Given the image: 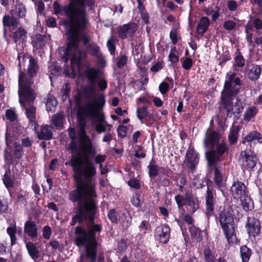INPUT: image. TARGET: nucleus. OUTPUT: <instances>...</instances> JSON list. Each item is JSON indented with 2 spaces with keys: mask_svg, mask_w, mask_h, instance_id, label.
Returning <instances> with one entry per match:
<instances>
[{
  "mask_svg": "<svg viewBox=\"0 0 262 262\" xmlns=\"http://www.w3.org/2000/svg\"><path fill=\"white\" fill-rule=\"evenodd\" d=\"M69 136L72 139L70 144L72 151L81 154L84 159V165L79 156H72L70 161L73 168L76 189L69 193V197L71 201L76 202L78 205L76 214L73 216L70 224L74 226L77 222L88 221V231L79 226L76 227L75 243L78 247L84 246L85 256L94 262L97 253L96 232L101 231V226L94 223L97 209L95 200L96 193L94 178L96 174V168L89 158L95 156L97 150L92 141L86 135L84 125H81L77 138L75 137L74 133H70Z\"/></svg>",
  "mask_w": 262,
  "mask_h": 262,
  "instance_id": "1",
  "label": "nucleus"
},
{
  "mask_svg": "<svg viewBox=\"0 0 262 262\" xmlns=\"http://www.w3.org/2000/svg\"><path fill=\"white\" fill-rule=\"evenodd\" d=\"M84 97L86 102L78 109V115L82 118L89 117L93 119L92 125L98 134L111 130L112 126L107 124L101 110L105 104V96L103 94L96 93L91 88L85 92Z\"/></svg>",
  "mask_w": 262,
  "mask_h": 262,
  "instance_id": "2",
  "label": "nucleus"
},
{
  "mask_svg": "<svg viewBox=\"0 0 262 262\" xmlns=\"http://www.w3.org/2000/svg\"><path fill=\"white\" fill-rule=\"evenodd\" d=\"M220 135L211 128L207 130L203 140L204 145L210 150L206 152L209 165H215L221 160L222 156L228 150L225 142H220Z\"/></svg>",
  "mask_w": 262,
  "mask_h": 262,
  "instance_id": "3",
  "label": "nucleus"
},
{
  "mask_svg": "<svg viewBox=\"0 0 262 262\" xmlns=\"http://www.w3.org/2000/svg\"><path fill=\"white\" fill-rule=\"evenodd\" d=\"M21 90H18L19 101L25 110V114L30 124L36 129V108L33 105L36 94L34 90H25L23 82L20 83Z\"/></svg>",
  "mask_w": 262,
  "mask_h": 262,
  "instance_id": "4",
  "label": "nucleus"
},
{
  "mask_svg": "<svg viewBox=\"0 0 262 262\" xmlns=\"http://www.w3.org/2000/svg\"><path fill=\"white\" fill-rule=\"evenodd\" d=\"M237 209L236 205H231L221 208L220 211L219 222L228 240L234 234L233 215L235 211L238 212Z\"/></svg>",
  "mask_w": 262,
  "mask_h": 262,
  "instance_id": "5",
  "label": "nucleus"
},
{
  "mask_svg": "<svg viewBox=\"0 0 262 262\" xmlns=\"http://www.w3.org/2000/svg\"><path fill=\"white\" fill-rule=\"evenodd\" d=\"M230 191L234 198L240 200L245 211L253 208V201L249 195L248 191L244 183L238 181L234 182L231 186Z\"/></svg>",
  "mask_w": 262,
  "mask_h": 262,
  "instance_id": "6",
  "label": "nucleus"
},
{
  "mask_svg": "<svg viewBox=\"0 0 262 262\" xmlns=\"http://www.w3.org/2000/svg\"><path fill=\"white\" fill-rule=\"evenodd\" d=\"M38 69L36 61L33 57L30 58L27 67V73L23 72L19 74V90H21L20 83L23 82L25 90H33L31 88L33 83V78L36 75Z\"/></svg>",
  "mask_w": 262,
  "mask_h": 262,
  "instance_id": "7",
  "label": "nucleus"
},
{
  "mask_svg": "<svg viewBox=\"0 0 262 262\" xmlns=\"http://www.w3.org/2000/svg\"><path fill=\"white\" fill-rule=\"evenodd\" d=\"M241 81L239 77L234 73H228L222 92V98L233 97L239 92L241 89Z\"/></svg>",
  "mask_w": 262,
  "mask_h": 262,
  "instance_id": "8",
  "label": "nucleus"
},
{
  "mask_svg": "<svg viewBox=\"0 0 262 262\" xmlns=\"http://www.w3.org/2000/svg\"><path fill=\"white\" fill-rule=\"evenodd\" d=\"M257 158L250 149H246L240 152L238 162L243 170H250L256 165Z\"/></svg>",
  "mask_w": 262,
  "mask_h": 262,
  "instance_id": "9",
  "label": "nucleus"
},
{
  "mask_svg": "<svg viewBox=\"0 0 262 262\" xmlns=\"http://www.w3.org/2000/svg\"><path fill=\"white\" fill-rule=\"evenodd\" d=\"M232 98L233 97L222 98L223 105L227 111L228 117H231L234 115L235 117L238 118L241 116L244 107L237 104L233 105L232 101Z\"/></svg>",
  "mask_w": 262,
  "mask_h": 262,
  "instance_id": "10",
  "label": "nucleus"
},
{
  "mask_svg": "<svg viewBox=\"0 0 262 262\" xmlns=\"http://www.w3.org/2000/svg\"><path fill=\"white\" fill-rule=\"evenodd\" d=\"M148 169V175L150 178H155L159 173H162L163 176L167 177H171L172 174L171 170L166 167H160L156 164L154 158H152L149 165L147 166Z\"/></svg>",
  "mask_w": 262,
  "mask_h": 262,
  "instance_id": "11",
  "label": "nucleus"
},
{
  "mask_svg": "<svg viewBox=\"0 0 262 262\" xmlns=\"http://www.w3.org/2000/svg\"><path fill=\"white\" fill-rule=\"evenodd\" d=\"M11 36L16 44L17 51L23 49L27 37V32L26 30L21 27H19L12 30Z\"/></svg>",
  "mask_w": 262,
  "mask_h": 262,
  "instance_id": "12",
  "label": "nucleus"
},
{
  "mask_svg": "<svg viewBox=\"0 0 262 262\" xmlns=\"http://www.w3.org/2000/svg\"><path fill=\"white\" fill-rule=\"evenodd\" d=\"M138 29V25L135 23H129L119 26L117 32L119 37L125 39L133 36Z\"/></svg>",
  "mask_w": 262,
  "mask_h": 262,
  "instance_id": "13",
  "label": "nucleus"
},
{
  "mask_svg": "<svg viewBox=\"0 0 262 262\" xmlns=\"http://www.w3.org/2000/svg\"><path fill=\"white\" fill-rule=\"evenodd\" d=\"M205 196L206 203L205 214L207 218L209 219L214 213L215 192L213 189L208 186Z\"/></svg>",
  "mask_w": 262,
  "mask_h": 262,
  "instance_id": "14",
  "label": "nucleus"
},
{
  "mask_svg": "<svg viewBox=\"0 0 262 262\" xmlns=\"http://www.w3.org/2000/svg\"><path fill=\"white\" fill-rule=\"evenodd\" d=\"M85 75L89 82H90L91 85L84 88L82 91V93L81 94V101H82L83 103L86 102V99L84 97V94L86 90H87L88 88H92L93 90L95 91L96 93L103 94L102 93H101L99 91L96 90L94 86L95 84L96 83V80L98 77V70L94 68L88 69L85 71Z\"/></svg>",
  "mask_w": 262,
  "mask_h": 262,
  "instance_id": "15",
  "label": "nucleus"
},
{
  "mask_svg": "<svg viewBox=\"0 0 262 262\" xmlns=\"http://www.w3.org/2000/svg\"><path fill=\"white\" fill-rule=\"evenodd\" d=\"M170 229L166 224L161 225L157 227L155 233L156 239L162 244L167 243L169 239Z\"/></svg>",
  "mask_w": 262,
  "mask_h": 262,
  "instance_id": "16",
  "label": "nucleus"
},
{
  "mask_svg": "<svg viewBox=\"0 0 262 262\" xmlns=\"http://www.w3.org/2000/svg\"><path fill=\"white\" fill-rule=\"evenodd\" d=\"M23 155V151L22 146L20 145H15L12 154L10 153L8 148L5 150L4 155L5 160L9 164H13L16 159L21 158Z\"/></svg>",
  "mask_w": 262,
  "mask_h": 262,
  "instance_id": "17",
  "label": "nucleus"
},
{
  "mask_svg": "<svg viewBox=\"0 0 262 262\" xmlns=\"http://www.w3.org/2000/svg\"><path fill=\"white\" fill-rule=\"evenodd\" d=\"M250 236H255L259 234L260 230V225L258 220L254 217H248L246 226Z\"/></svg>",
  "mask_w": 262,
  "mask_h": 262,
  "instance_id": "18",
  "label": "nucleus"
},
{
  "mask_svg": "<svg viewBox=\"0 0 262 262\" xmlns=\"http://www.w3.org/2000/svg\"><path fill=\"white\" fill-rule=\"evenodd\" d=\"M198 153L194 149L189 148L186 153L187 166L192 171L195 169L199 163Z\"/></svg>",
  "mask_w": 262,
  "mask_h": 262,
  "instance_id": "19",
  "label": "nucleus"
},
{
  "mask_svg": "<svg viewBox=\"0 0 262 262\" xmlns=\"http://www.w3.org/2000/svg\"><path fill=\"white\" fill-rule=\"evenodd\" d=\"M215 165H209L214 167V181L215 185L219 188H221L225 186V180L223 176V168L220 166H217Z\"/></svg>",
  "mask_w": 262,
  "mask_h": 262,
  "instance_id": "20",
  "label": "nucleus"
},
{
  "mask_svg": "<svg viewBox=\"0 0 262 262\" xmlns=\"http://www.w3.org/2000/svg\"><path fill=\"white\" fill-rule=\"evenodd\" d=\"M52 127L50 125L40 126L37 132V136L39 140H49L52 137Z\"/></svg>",
  "mask_w": 262,
  "mask_h": 262,
  "instance_id": "21",
  "label": "nucleus"
},
{
  "mask_svg": "<svg viewBox=\"0 0 262 262\" xmlns=\"http://www.w3.org/2000/svg\"><path fill=\"white\" fill-rule=\"evenodd\" d=\"M24 232L32 238L37 236V228L33 221H28L25 223Z\"/></svg>",
  "mask_w": 262,
  "mask_h": 262,
  "instance_id": "22",
  "label": "nucleus"
},
{
  "mask_svg": "<svg viewBox=\"0 0 262 262\" xmlns=\"http://www.w3.org/2000/svg\"><path fill=\"white\" fill-rule=\"evenodd\" d=\"M85 49L88 53L95 56L100 61H104V59L100 52L99 47L94 42L90 43Z\"/></svg>",
  "mask_w": 262,
  "mask_h": 262,
  "instance_id": "23",
  "label": "nucleus"
},
{
  "mask_svg": "<svg viewBox=\"0 0 262 262\" xmlns=\"http://www.w3.org/2000/svg\"><path fill=\"white\" fill-rule=\"evenodd\" d=\"M18 56L17 60L18 61V66L19 68V74L23 72V70H25V67L26 63L29 62L30 58H32L31 56H30L28 54L24 53L21 50L17 51Z\"/></svg>",
  "mask_w": 262,
  "mask_h": 262,
  "instance_id": "24",
  "label": "nucleus"
},
{
  "mask_svg": "<svg viewBox=\"0 0 262 262\" xmlns=\"http://www.w3.org/2000/svg\"><path fill=\"white\" fill-rule=\"evenodd\" d=\"M3 23L4 27L11 28L12 30L18 28L20 25L19 19L13 16L5 15L3 17Z\"/></svg>",
  "mask_w": 262,
  "mask_h": 262,
  "instance_id": "25",
  "label": "nucleus"
},
{
  "mask_svg": "<svg viewBox=\"0 0 262 262\" xmlns=\"http://www.w3.org/2000/svg\"><path fill=\"white\" fill-rule=\"evenodd\" d=\"M186 201V204L190 208V212L192 213H194L199 207L197 199L193 196L191 192L187 191Z\"/></svg>",
  "mask_w": 262,
  "mask_h": 262,
  "instance_id": "26",
  "label": "nucleus"
},
{
  "mask_svg": "<svg viewBox=\"0 0 262 262\" xmlns=\"http://www.w3.org/2000/svg\"><path fill=\"white\" fill-rule=\"evenodd\" d=\"M26 247L30 257L35 259L39 257V250L36 246L32 242H26Z\"/></svg>",
  "mask_w": 262,
  "mask_h": 262,
  "instance_id": "27",
  "label": "nucleus"
},
{
  "mask_svg": "<svg viewBox=\"0 0 262 262\" xmlns=\"http://www.w3.org/2000/svg\"><path fill=\"white\" fill-rule=\"evenodd\" d=\"M245 141L248 143L255 142L262 143V138L261 135L257 131H252L247 134L244 138Z\"/></svg>",
  "mask_w": 262,
  "mask_h": 262,
  "instance_id": "28",
  "label": "nucleus"
},
{
  "mask_svg": "<svg viewBox=\"0 0 262 262\" xmlns=\"http://www.w3.org/2000/svg\"><path fill=\"white\" fill-rule=\"evenodd\" d=\"M209 25V19L207 17H202L197 27L198 33L203 35L208 29Z\"/></svg>",
  "mask_w": 262,
  "mask_h": 262,
  "instance_id": "29",
  "label": "nucleus"
},
{
  "mask_svg": "<svg viewBox=\"0 0 262 262\" xmlns=\"http://www.w3.org/2000/svg\"><path fill=\"white\" fill-rule=\"evenodd\" d=\"M239 128L238 126H232L228 135L229 142L230 144H234L238 139Z\"/></svg>",
  "mask_w": 262,
  "mask_h": 262,
  "instance_id": "30",
  "label": "nucleus"
},
{
  "mask_svg": "<svg viewBox=\"0 0 262 262\" xmlns=\"http://www.w3.org/2000/svg\"><path fill=\"white\" fill-rule=\"evenodd\" d=\"M261 69L258 65L254 66L248 73V77L252 80L258 79L261 74Z\"/></svg>",
  "mask_w": 262,
  "mask_h": 262,
  "instance_id": "31",
  "label": "nucleus"
},
{
  "mask_svg": "<svg viewBox=\"0 0 262 262\" xmlns=\"http://www.w3.org/2000/svg\"><path fill=\"white\" fill-rule=\"evenodd\" d=\"M64 120V114L62 113L55 114L52 117L53 124L57 128H61L62 127Z\"/></svg>",
  "mask_w": 262,
  "mask_h": 262,
  "instance_id": "32",
  "label": "nucleus"
},
{
  "mask_svg": "<svg viewBox=\"0 0 262 262\" xmlns=\"http://www.w3.org/2000/svg\"><path fill=\"white\" fill-rule=\"evenodd\" d=\"M251 250L246 246L241 247L240 254L243 262H248L251 255Z\"/></svg>",
  "mask_w": 262,
  "mask_h": 262,
  "instance_id": "33",
  "label": "nucleus"
},
{
  "mask_svg": "<svg viewBox=\"0 0 262 262\" xmlns=\"http://www.w3.org/2000/svg\"><path fill=\"white\" fill-rule=\"evenodd\" d=\"M258 110L255 106L248 108L244 115L245 121L249 122L251 120V119L255 116Z\"/></svg>",
  "mask_w": 262,
  "mask_h": 262,
  "instance_id": "34",
  "label": "nucleus"
},
{
  "mask_svg": "<svg viewBox=\"0 0 262 262\" xmlns=\"http://www.w3.org/2000/svg\"><path fill=\"white\" fill-rule=\"evenodd\" d=\"M57 104V103L55 97L49 94L47 97V111H54Z\"/></svg>",
  "mask_w": 262,
  "mask_h": 262,
  "instance_id": "35",
  "label": "nucleus"
},
{
  "mask_svg": "<svg viewBox=\"0 0 262 262\" xmlns=\"http://www.w3.org/2000/svg\"><path fill=\"white\" fill-rule=\"evenodd\" d=\"M245 59L242 55L238 54L234 58V69L235 71H238L240 68L245 65Z\"/></svg>",
  "mask_w": 262,
  "mask_h": 262,
  "instance_id": "36",
  "label": "nucleus"
},
{
  "mask_svg": "<svg viewBox=\"0 0 262 262\" xmlns=\"http://www.w3.org/2000/svg\"><path fill=\"white\" fill-rule=\"evenodd\" d=\"M175 201L178 205V208L180 211L183 210L184 211V210L183 208V207L186 204V193H185V197L183 195L179 194L177 195L174 197Z\"/></svg>",
  "mask_w": 262,
  "mask_h": 262,
  "instance_id": "37",
  "label": "nucleus"
},
{
  "mask_svg": "<svg viewBox=\"0 0 262 262\" xmlns=\"http://www.w3.org/2000/svg\"><path fill=\"white\" fill-rule=\"evenodd\" d=\"M189 231L192 237L197 241H200L202 239V231L199 228L194 225H191L189 227Z\"/></svg>",
  "mask_w": 262,
  "mask_h": 262,
  "instance_id": "38",
  "label": "nucleus"
},
{
  "mask_svg": "<svg viewBox=\"0 0 262 262\" xmlns=\"http://www.w3.org/2000/svg\"><path fill=\"white\" fill-rule=\"evenodd\" d=\"M147 107L143 106L142 107H138L137 109V116L142 123L143 122V120L147 117Z\"/></svg>",
  "mask_w": 262,
  "mask_h": 262,
  "instance_id": "39",
  "label": "nucleus"
},
{
  "mask_svg": "<svg viewBox=\"0 0 262 262\" xmlns=\"http://www.w3.org/2000/svg\"><path fill=\"white\" fill-rule=\"evenodd\" d=\"M7 232L10 236L11 245H13L15 244L16 241V237L15 236L16 229L15 226L8 227Z\"/></svg>",
  "mask_w": 262,
  "mask_h": 262,
  "instance_id": "40",
  "label": "nucleus"
},
{
  "mask_svg": "<svg viewBox=\"0 0 262 262\" xmlns=\"http://www.w3.org/2000/svg\"><path fill=\"white\" fill-rule=\"evenodd\" d=\"M203 254L206 262H216L215 257L209 248H206Z\"/></svg>",
  "mask_w": 262,
  "mask_h": 262,
  "instance_id": "41",
  "label": "nucleus"
},
{
  "mask_svg": "<svg viewBox=\"0 0 262 262\" xmlns=\"http://www.w3.org/2000/svg\"><path fill=\"white\" fill-rule=\"evenodd\" d=\"M3 181L4 185L9 189L12 188L14 186V182L11 177L6 172L3 176Z\"/></svg>",
  "mask_w": 262,
  "mask_h": 262,
  "instance_id": "42",
  "label": "nucleus"
},
{
  "mask_svg": "<svg viewBox=\"0 0 262 262\" xmlns=\"http://www.w3.org/2000/svg\"><path fill=\"white\" fill-rule=\"evenodd\" d=\"M71 88L69 84L66 83L61 88V98L64 101L69 96Z\"/></svg>",
  "mask_w": 262,
  "mask_h": 262,
  "instance_id": "43",
  "label": "nucleus"
},
{
  "mask_svg": "<svg viewBox=\"0 0 262 262\" xmlns=\"http://www.w3.org/2000/svg\"><path fill=\"white\" fill-rule=\"evenodd\" d=\"M132 204L135 207H139L143 202V200L142 199L141 196L136 193L134 195L131 199Z\"/></svg>",
  "mask_w": 262,
  "mask_h": 262,
  "instance_id": "44",
  "label": "nucleus"
},
{
  "mask_svg": "<svg viewBox=\"0 0 262 262\" xmlns=\"http://www.w3.org/2000/svg\"><path fill=\"white\" fill-rule=\"evenodd\" d=\"M46 37L45 36L38 34L36 36L35 40V44L36 46L38 48H41L42 46H43L46 44Z\"/></svg>",
  "mask_w": 262,
  "mask_h": 262,
  "instance_id": "45",
  "label": "nucleus"
},
{
  "mask_svg": "<svg viewBox=\"0 0 262 262\" xmlns=\"http://www.w3.org/2000/svg\"><path fill=\"white\" fill-rule=\"evenodd\" d=\"M107 46L111 55H114L115 52L116 47L115 45V39L113 36H111L107 41Z\"/></svg>",
  "mask_w": 262,
  "mask_h": 262,
  "instance_id": "46",
  "label": "nucleus"
},
{
  "mask_svg": "<svg viewBox=\"0 0 262 262\" xmlns=\"http://www.w3.org/2000/svg\"><path fill=\"white\" fill-rule=\"evenodd\" d=\"M177 50L175 47L172 48L168 56L169 60L172 63H176L179 61V56L176 54Z\"/></svg>",
  "mask_w": 262,
  "mask_h": 262,
  "instance_id": "47",
  "label": "nucleus"
},
{
  "mask_svg": "<svg viewBox=\"0 0 262 262\" xmlns=\"http://www.w3.org/2000/svg\"><path fill=\"white\" fill-rule=\"evenodd\" d=\"M108 218L113 223H117L118 222V214L116 211L113 209L110 210L109 213L107 214Z\"/></svg>",
  "mask_w": 262,
  "mask_h": 262,
  "instance_id": "48",
  "label": "nucleus"
},
{
  "mask_svg": "<svg viewBox=\"0 0 262 262\" xmlns=\"http://www.w3.org/2000/svg\"><path fill=\"white\" fill-rule=\"evenodd\" d=\"M127 57L126 55L121 56L117 62V67L119 69H122L127 64Z\"/></svg>",
  "mask_w": 262,
  "mask_h": 262,
  "instance_id": "49",
  "label": "nucleus"
},
{
  "mask_svg": "<svg viewBox=\"0 0 262 262\" xmlns=\"http://www.w3.org/2000/svg\"><path fill=\"white\" fill-rule=\"evenodd\" d=\"M193 62L191 58L187 57L183 61L182 67L186 70L190 69L192 66Z\"/></svg>",
  "mask_w": 262,
  "mask_h": 262,
  "instance_id": "50",
  "label": "nucleus"
},
{
  "mask_svg": "<svg viewBox=\"0 0 262 262\" xmlns=\"http://www.w3.org/2000/svg\"><path fill=\"white\" fill-rule=\"evenodd\" d=\"M8 208V204L6 199L0 198V214L6 212Z\"/></svg>",
  "mask_w": 262,
  "mask_h": 262,
  "instance_id": "51",
  "label": "nucleus"
},
{
  "mask_svg": "<svg viewBox=\"0 0 262 262\" xmlns=\"http://www.w3.org/2000/svg\"><path fill=\"white\" fill-rule=\"evenodd\" d=\"M235 23L232 20L225 21L223 24L224 28L229 31L233 29L235 27Z\"/></svg>",
  "mask_w": 262,
  "mask_h": 262,
  "instance_id": "52",
  "label": "nucleus"
},
{
  "mask_svg": "<svg viewBox=\"0 0 262 262\" xmlns=\"http://www.w3.org/2000/svg\"><path fill=\"white\" fill-rule=\"evenodd\" d=\"M128 184L129 186L134 188L136 189L140 188V184L139 181L136 179H132L128 182Z\"/></svg>",
  "mask_w": 262,
  "mask_h": 262,
  "instance_id": "53",
  "label": "nucleus"
},
{
  "mask_svg": "<svg viewBox=\"0 0 262 262\" xmlns=\"http://www.w3.org/2000/svg\"><path fill=\"white\" fill-rule=\"evenodd\" d=\"M227 7L230 11H235L237 10L238 5L235 1L230 0L227 3Z\"/></svg>",
  "mask_w": 262,
  "mask_h": 262,
  "instance_id": "54",
  "label": "nucleus"
},
{
  "mask_svg": "<svg viewBox=\"0 0 262 262\" xmlns=\"http://www.w3.org/2000/svg\"><path fill=\"white\" fill-rule=\"evenodd\" d=\"M6 117L10 121H14L16 118V115L14 111L11 110H8L6 113Z\"/></svg>",
  "mask_w": 262,
  "mask_h": 262,
  "instance_id": "55",
  "label": "nucleus"
},
{
  "mask_svg": "<svg viewBox=\"0 0 262 262\" xmlns=\"http://www.w3.org/2000/svg\"><path fill=\"white\" fill-rule=\"evenodd\" d=\"M42 232L43 236L45 239H49L50 238L51 229L49 226L47 225L43 227Z\"/></svg>",
  "mask_w": 262,
  "mask_h": 262,
  "instance_id": "56",
  "label": "nucleus"
},
{
  "mask_svg": "<svg viewBox=\"0 0 262 262\" xmlns=\"http://www.w3.org/2000/svg\"><path fill=\"white\" fill-rule=\"evenodd\" d=\"M162 63L160 62H156L150 68L151 71L156 73L163 68Z\"/></svg>",
  "mask_w": 262,
  "mask_h": 262,
  "instance_id": "57",
  "label": "nucleus"
},
{
  "mask_svg": "<svg viewBox=\"0 0 262 262\" xmlns=\"http://www.w3.org/2000/svg\"><path fill=\"white\" fill-rule=\"evenodd\" d=\"M33 140L29 137H24L21 139V144L24 147H30L32 145Z\"/></svg>",
  "mask_w": 262,
  "mask_h": 262,
  "instance_id": "58",
  "label": "nucleus"
},
{
  "mask_svg": "<svg viewBox=\"0 0 262 262\" xmlns=\"http://www.w3.org/2000/svg\"><path fill=\"white\" fill-rule=\"evenodd\" d=\"M126 127L124 126H119L117 129L118 136L121 138H124L126 136Z\"/></svg>",
  "mask_w": 262,
  "mask_h": 262,
  "instance_id": "59",
  "label": "nucleus"
},
{
  "mask_svg": "<svg viewBox=\"0 0 262 262\" xmlns=\"http://www.w3.org/2000/svg\"><path fill=\"white\" fill-rule=\"evenodd\" d=\"M170 38L172 43L175 45L177 43V32L176 29H173L170 32Z\"/></svg>",
  "mask_w": 262,
  "mask_h": 262,
  "instance_id": "60",
  "label": "nucleus"
},
{
  "mask_svg": "<svg viewBox=\"0 0 262 262\" xmlns=\"http://www.w3.org/2000/svg\"><path fill=\"white\" fill-rule=\"evenodd\" d=\"M159 90L162 94H165L168 90L169 85L167 82H162L159 85Z\"/></svg>",
  "mask_w": 262,
  "mask_h": 262,
  "instance_id": "61",
  "label": "nucleus"
},
{
  "mask_svg": "<svg viewBox=\"0 0 262 262\" xmlns=\"http://www.w3.org/2000/svg\"><path fill=\"white\" fill-rule=\"evenodd\" d=\"M106 158V156L105 155H98L95 157V162L100 165L105 160Z\"/></svg>",
  "mask_w": 262,
  "mask_h": 262,
  "instance_id": "62",
  "label": "nucleus"
},
{
  "mask_svg": "<svg viewBox=\"0 0 262 262\" xmlns=\"http://www.w3.org/2000/svg\"><path fill=\"white\" fill-rule=\"evenodd\" d=\"M98 86L100 91H104L107 86V83L105 79H101L98 83Z\"/></svg>",
  "mask_w": 262,
  "mask_h": 262,
  "instance_id": "63",
  "label": "nucleus"
},
{
  "mask_svg": "<svg viewBox=\"0 0 262 262\" xmlns=\"http://www.w3.org/2000/svg\"><path fill=\"white\" fill-rule=\"evenodd\" d=\"M81 39L84 45L85 46V48H86L87 46L90 43L92 42L91 37L85 34L82 35Z\"/></svg>",
  "mask_w": 262,
  "mask_h": 262,
  "instance_id": "64",
  "label": "nucleus"
}]
</instances>
